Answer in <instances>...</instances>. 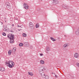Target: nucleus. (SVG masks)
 Here are the masks:
<instances>
[{
  "instance_id": "nucleus-21",
  "label": "nucleus",
  "mask_w": 79,
  "mask_h": 79,
  "mask_svg": "<svg viewBox=\"0 0 79 79\" xmlns=\"http://www.w3.org/2000/svg\"><path fill=\"white\" fill-rule=\"evenodd\" d=\"M24 45H25V46H26L27 45V43L26 42H24Z\"/></svg>"
},
{
  "instance_id": "nucleus-16",
  "label": "nucleus",
  "mask_w": 79,
  "mask_h": 79,
  "mask_svg": "<svg viewBox=\"0 0 79 79\" xmlns=\"http://www.w3.org/2000/svg\"><path fill=\"white\" fill-rule=\"evenodd\" d=\"M14 39V35H11V37H10V39Z\"/></svg>"
},
{
  "instance_id": "nucleus-37",
  "label": "nucleus",
  "mask_w": 79,
  "mask_h": 79,
  "mask_svg": "<svg viewBox=\"0 0 79 79\" xmlns=\"http://www.w3.org/2000/svg\"><path fill=\"white\" fill-rule=\"evenodd\" d=\"M64 36L65 37H66V35H64Z\"/></svg>"
},
{
  "instance_id": "nucleus-1",
  "label": "nucleus",
  "mask_w": 79,
  "mask_h": 79,
  "mask_svg": "<svg viewBox=\"0 0 79 79\" xmlns=\"http://www.w3.org/2000/svg\"><path fill=\"white\" fill-rule=\"evenodd\" d=\"M40 73L42 77L43 78H45L46 79H49V77L48 76H46L44 71L46 70V67L45 66L41 67L39 69Z\"/></svg>"
},
{
  "instance_id": "nucleus-36",
  "label": "nucleus",
  "mask_w": 79,
  "mask_h": 79,
  "mask_svg": "<svg viewBox=\"0 0 79 79\" xmlns=\"http://www.w3.org/2000/svg\"><path fill=\"white\" fill-rule=\"evenodd\" d=\"M28 73H29L28 74H29V75H30V72H28Z\"/></svg>"
},
{
  "instance_id": "nucleus-13",
  "label": "nucleus",
  "mask_w": 79,
  "mask_h": 79,
  "mask_svg": "<svg viewBox=\"0 0 79 79\" xmlns=\"http://www.w3.org/2000/svg\"><path fill=\"white\" fill-rule=\"evenodd\" d=\"M11 53H12V52H11V50H10L8 52V53L9 55H10L11 54Z\"/></svg>"
},
{
  "instance_id": "nucleus-14",
  "label": "nucleus",
  "mask_w": 79,
  "mask_h": 79,
  "mask_svg": "<svg viewBox=\"0 0 79 79\" xmlns=\"http://www.w3.org/2000/svg\"><path fill=\"white\" fill-rule=\"evenodd\" d=\"M35 27H36V28H38L39 27V24L37 23L36 24Z\"/></svg>"
},
{
  "instance_id": "nucleus-44",
  "label": "nucleus",
  "mask_w": 79,
  "mask_h": 79,
  "mask_svg": "<svg viewBox=\"0 0 79 79\" xmlns=\"http://www.w3.org/2000/svg\"><path fill=\"white\" fill-rule=\"evenodd\" d=\"M41 1H42V0H41Z\"/></svg>"
},
{
  "instance_id": "nucleus-35",
  "label": "nucleus",
  "mask_w": 79,
  "mask_h": 79,
  "mask_svg": "<svg viewBox=\"0 0 79 79\" xmlns=\"http://www.w3.org/2000/svg\"><path fill=\"white\" fill-rule=\"evenodd\" d=\"M0 23H1V25H2L3 24V23L1 22Z\"/></svg>"
},
{
  "instance_id": "nucleus-39",
  "label": "nucleus",
  "mask_w": 79,
  "mask_h": 79,
  "mask_svg": "<svg viewBox=\"0 0 79 79\" xmlns=\"http://www.w3.org/2000/svg\"><path fill=\"white\" fill-rule=\"evenodd\" d=\"M18 31H20V29H19V30H18Z\"/></svg>"
},
{
  "instance_id": "nucleus-33",
  "label": "nucleus",
  "mask_w": 79,
  "mask_h": 79,
  "mask_svg": "<svg viewBox=\"0 0 79 79\" xmlns=\"http://www.w3.org/2000/svg\"><path fill=\"white\" fill-rule=\"evenodd\" d=\"M52 74H55V73H52Z\"/></svg>"
},
{
  "instance_id": "nucleus-25",
  "label": "nucleus",
  "mask_w": 79,
  "mask_h": 79,
  "mask_svg": "<svg viewBox=\"0 0 79 79\" xmlns=\"http://www.w3.org/2000/svg\"><path fill=\"white\" fill-rule=\"evenodd\" d=\"M10 31L11 32H12V33H13V32H14V31L12 30H10Z\"/></svg>"
},
{
  "instance_id": "nucleus-17",
  "label": "nucleus",
  "mask_w": 79,
  "mask_h": 79,
  "mask_svg": "<svg viewBox=\"0 0 79 79\" xmlns=\"http://www.w3.org/2000/svg\"><path fill=\"white\" fill-rule=\"evenodd\" d=\"M64 5L63 6V8H65V9H68L69 8V7L68 6H64Z\"/></svg>"
},
{
  "instance_id": "nucleus-34",
  "label": "nucleus",
  "mask_w": 79,
  "mask_h": 79,
  "mask_svg": "<svg viewBox=\"0 0 79 79\" xmlns=\"http://www.w3.org/2000/svg\"><path fill=\"white\" fill-rule=\"evenodd\" d=\"M3 31H5V28H4V29H3Z\"/></svg>"
},
{
  "instance_id": "nucleus-43",
  "label": "nucleus",
  "mask_w": 79,
  "mask_h": 79,
  "mask_svg": "<svg viewBox=\"0 0 79 79\" xmlns=\"http://www.w3.org/2000/svg\"><path fill=\"white\" fill-rule=\"evenodd\" d=\"M21 29H20V30L21 31Z\"/></svg>"
},
{
  "instance_id": "nucleus-3",
  "label": "nucleus",
  "mask_w": 79,
  "mask_h": 79,
  "mask_svg": "<svg viewBox=\"0 0 79 79\" xmlns=\"http://www.w3.org/2000/svg\"><path fill=\"white\" fill-rule=\"evenodd\" d=\"M30 28L32 30L35 29V26H34L33 23L31 22H30Z\"/></svg>"
},
{
  "instance_id": "nucleus-27",
  "label": "nucleus",
  "mask_w": 79,
  "mask_h": 79,
  "mask_svg": "<svg viewBox=\"0 0 79 79\" xmlns=\"http://www.w3.org/2000/svg\"><path fill=\"white\" fill-rule=\"evenodd\" d=\"M5 31H6V32H7V31H8V29H6L5 28Z\"/></svg>"
},
{
  "instance_id": "nucleus-18",
  "label": "nucleus",
  "mask_w": 79,
  "mask_h": 79,
  "mask_svg": "<svg viewBox=\"0 0 79 79\" xmlns=\"http://www.w3.org/2000/svg\"><path fill=\"white\" fill-rule=\"evenodd\" d=\"M19 47H22V46H23V43H20L19 44Z\"/></svg>"
},
{
  "instance_id": "nucleus-41",
  "label": "nucleus",
  "mask_w": 79,
  "mask_h": 79,
  "mask_svg": "<svg viewBox=\"0 0 79 79\" xmlns=\"http://www.w3.org/2000/svg\"><path fill=\"white\" fill-rule=\"evenodd\" d=\"M1 68H0V71H1Z\"/></svg>"
},
{
  "instance_id": "nucleus-42",
  "label": "nucleus",
  "mask_w": 79,
  "mask_h": 79,
  "mask_svg": "<svg viewBox=\"0 0 79 79\" xmlns=\"http://www.w3.org/2000/svg\"><path fill=\"white\" fill-rule=\"evenodd\" d=\"M6 21H5V22L6 23Z\"/></svg>"
},
{
  "instance_id": "nucleus-32",
  "label": "nucleus",
  "mask_w": 79,
  "mask_h": 79,
  "mask_svg": "<svg viewBox=\"0 0 79 79\" xmlns=\"http://www.w3.org/2000/svg\"><path fill=\"white\" fill-rule=\"evenodd\" d=\"M6 64H9V62L8 63V62H6Z\"/></svg>"
},
{
  "instance_id": "nucleus-38",
  "label": "nucleus",
  "mask_w": 79,
  "mask_h": 79,
  "mask_svg": "<svg viewBox=\"0 0 79 79\" xmlns=\"http://www.w3.org/2000/svg\"><path fill=\"white\" fill-rule=\"evenodd\" d=\"M46 53H48V52H47V51H46Z\"/></svg>"
},
{
  "instance_id": "nucleus-12",
  "label": "nucleus",
  "mask_w": 79,
  "mask_h": 79,
  "mask_svg": "<svg viewBox=\"0 0 79 79\" xmlns=\"http://www.w3.org/2000/svg\"><path fill=\"white\" fill-rule=\"evenodd\" d=\"M16 48L15 47H14L12 50V51L14 52H16Z\"/></svg>"
},
{
  "instance_id": "nucleus-29",
  "label": "nucleus",
  "mask_w": 79,
  "mask_h": 79,
  "mask_svg": "<svg viewBox=\"0 0 79 79\" xmlns=\"http://www.w3.org/2000/svg\"><path fill=\"white\" fill-rule=\"evenodd\" d=\"M40 56H43V54L41 53V54H40Z\"/></svg>"
},
{
  "instance_id": "nucleus-26",
  "label": "nucleus",
  "mask_w": 79,
  "mask_h": 79,
  "mask_svg": "<svg viewBox=\"0 0 79 79\" xmlns=\"http://www.w3.org/2000/svg\"><path fill=\"white\" fill-rule=\"evenodd\" d=\"M7 37L8 38H10V37H11L10 35H8Z\"/></svg>"
},
{
  "instance_id": "nucleus-6",
  "label": "nucleus",
  "mask_w": 79,
  "mask_h": 79,
  "mask_svg": "<svg viewBox=\"0 0 79 79\" xmlns=\"http://www.w3.org/2000/svg\"><path fill=\"white\" fill-rule=\"evenodd\" d=\"M75 58H78L79 57V54L77 53H75L74 54Z\"/></svg>"
},
{
  "instance_id": "nucleus-15",
  "label": "nucleus",
  "mask_w": 79,
  "mask_h": 79,
  "mask_svg": "<svg viewBox=\"0 0 79 79\" xmlns=\"http://www.w3.org/2000/svg\"><path fill=\"white\" fill-rule=\"evenodd\" d=\"M50 39L51 40H52V41H53V42H54V41H56V40L54 38H53V37H51L50 38Z\"/></svg>"
},
{
  "instance_id": "nucleus-40",
  "label": "nucleus",
  "mask_w": 79,
  "mask_h": 79,
  "mask_svg": "<svg viewBox=\"0 0 79 79\" xmlns=\"http://www.w3.org/2000/svg\"><path fill=\"white\" fill-rule=\"evenodd\" d=\"M14 26V24H13L12 25V26Z\"/></svg>"
},
{
  "instance_id": "nucleus-7",
  "label": "nucleus",
  "mask_w": 79,
  "mask_h": 79,
  "mask_svg": "<svg viewBox=\"0 0 79 79\" xmlns=\"http://www.w3.org/2000/svg\"><path fill=\"white\" fill-rule=\"evenodd\" d=\"M6 7H9L10 6V3L9 2H7L6 3Z\"/></svg>"
},
{
  "instance_id": "nucleus-19",
  "label": "nucleus",
  "mask_w": 79,
  "mask_h": 79,
  "mask_svg": "<svg viewBox=\"0 0 79 79\" xmlns=\"http://www.w3.org/2000/svg\"><path fill=\"white\" fill-rule=\"evenodd\" d=\"M46 49V50H47L48 51H49L50 50V48H49L48 47H47Z\"/></svg>"
},
{
  "instance_id": "nucleus-23",
  "label": "nucleus",
  "mask_w": 79,
  "mask_h": 79,
  "mask_svg": "<svg viewBox=\"0 0 79 79\" xmlns=\"http://www.w3.org/2000/svg\"><path fill=\"white\" fill-rule=\"evenodd\" d=\"M76 65L78 66V67H79V63H77L76 64Z\"/></svg>"
},
{
  "instance_id": "nucleus-28",
  "label": "nucleus",
  "mask_w": 79,
  "mask_h": 79,
  "mask_svg": "<svg viewBox=\"0 0 79 79\" xmlns=\"http://www.w3.org/2000/svg\"><path fill=\"white\" fill-rule=\"evenodd\" d=\"M55 77L56 78H57V77H58V76H57L56 75H55Z\"/></svg>"
},
{
  "instance_id": "nucleus-22",
  "label": "nucleus",
  "mask_w": 79,
  "mask_h": 79,
  "mask_svg": "<svg viewBox=\"0 0 79 79\" xmlns=\"http://www.w3.org/2000/svg\"><path fill=\"white\" fill-rule=\"evenodd\" d=\"M30 76H34L33 73L30 72Z\"/></svg>"
},
{
  "instance_id": "nucleus-20",
  "label": "nucleus",
  "mask_w": 79,
  "mask_h": 79,
  "mask_svg": "<svg viewBox=\"0 0 79 79\" xmlns=\"http://www.w3.org/2000/svg\"><path fill=\"white\" fill-rule=\"evenodd\" d=\"M27 35H26V34L25 33H23V37H26Z\"/></svg>"
},
{
  "instance_id": "nucleus-2",
  "label": "nucleus",
  "mask_w": 79,
  "mask_h": 79,
  "mask_svg": "<svg viewBox=\"0 0 79 79\" xmlns=\"http://www.w3.org/2000/svg\"><path fill=\"white\" fill-rule=\"evenodd\" d=\"M9 63V65H8V66L10 67V68H13L14 67V65H15V63L14 62L9 61H8Z\"/></svg>"
},
{
  "instance_id": "nucleus-31",
  "label": "nucleus",
  "mask_w": 79,
  "mask_h": 79,
  "mask_svg": "<svg viewBox=\"0 0 79 79\" xmlns=\"http://www.w3.org/2000/svg\"><path fill=\"white\" fill-rule=\"evenodd\" d=\"M21 26H22L18 25V27H21Z\"/></svg>"
},
{
  "instance_id": "nucleus-24",
  "label": "nucleus",
  "mask_w": 79,
  "mask_h": 79,
  "mask_svg": "<svg viewBox=\"0 0 79 79\" xmlns=\"http://www.w3.org/2000/svg\"><path fill=\"white\" fill-rule=\"evenodd\" d=\"M2 35H4V36H5V35H6V33H5V32H3L2 33Z\"/></svg>"
},
{
  "instance_id": "nucleus-4",
  "label": "nucleus",
  "mask_w": 79,
  "mask_h": 79,
  "mask_svg": "<svg viewBox=\"0 0 79 79\" xmlns=\"http://www.w3.org/2000/svg\"><path fill=\"white\" fill-rule=\"evenodd\" d=\"M51 2L54 5H56V4L58 3V0H51Z\"/></svg>"
},
{
  "instance_id": "nucleus-9",
  "label": "nucleus",
  "mask_w": 79,
  "mask_h": 79,
  "mask_svg": "<svg viewBox=\"0 0 79 79\" xmlns=\"http://www.w3.org/2000/svg\"><path fill=\"white\" fill-rule=\"evenodd\" d=\"M45 62L43 60H40V64H44Z\"/></svg>"
},
{
  "instance_id": "nucleus-8",
  "label": "nucleus",
  "mask_w": 79,
  "mask_h": 79,
  "mask_svg": "<svg viewBox=\"0 0 79 79\" xmlns=\"http://www.w3.org/2000/svg\"><path fill=\"white\" fill-rule=\"evenodd\" d=\"M14 39H11V38H10V43H11V44H13V42H14V40H13Z\"/></svg>"
},
{
  "instance_id": "nucleus-30",
  "label": "nucleus",
  "mask_w": 79,
  "mask_h": 79,
  "mask_svg": "<svg viewBox=\"0 0 79 79\" xmlns=\"http://www.w3.org/2000/svg\"><path fill=\"white\" fill-rule=\"evenodd\" d=\"M30 48L31 49H32V48H33V47H32V46H30Z\"/></svg>"
},
{
  "instance_id": "nucleus-11",
  "label": "nucleus",
  "mask_w": 79,
  "mask_h": 79,
  "mask_svg": "<svg viewBox=\"0 0 79 79\" xmlns=\"http://www.w3.org/2000/svg\"><path fill=\"white\" fill-rule=\"evenodd\" d=\"M68 46H69V45H68V44H66L63 46V47H68Z\"/></svg>"
},
{
  "instance_id": "nucleus-5",
  "label": "nucleus",
  "mask_w": 79,
  "mask_h": 79,
  "mask_svg": "<svg viewBox=\"0 0 79 79\" xmlns=\"http://www.w3.org/2000/svg\"><path fill=\"white\" fill-rule=\"evenodd\" d=\"M23 6L24 7V8H25V9H27V10L28 9V6L27 5V4H26V3H24L23 4Z\"/></svg>"
},
{
  "instance_id": "nucleus-10",
  "label": "nucleus",
  "mask_w": 79,
  "mask_h": 79,
  "mask_svg": "<svg viewBox=\"0 0 79 79\" xmlns=\"http://www.w3.org/2000/svg\"><path fill=\"white\" fill-rule=\"evenodd\" d=\"M1 71H5V69L3 67H1Z\"/></svg>"
}]
</instances>
